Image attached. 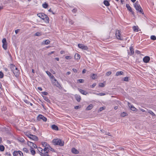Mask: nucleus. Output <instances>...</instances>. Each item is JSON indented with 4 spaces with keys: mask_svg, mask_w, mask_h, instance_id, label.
Returning a JSON list of instances; mask_svg holds the SVG:
<instances>
[{
    "mask_svg": "<svg viewBox=\"0 0 156 156\" xmlns=\"http://www.w3.org/2000/svg\"><path fill=\"white\" fill-rule=\"evenodd\" d=\"M71 151L73 153L75 154H78L79 153V151L74 148H72Z\"/></svg>",
    "mask_w": 156,
    "mask_h": 156,
    "instance_id": "nucleus-19",
    "label": "nucleus"
},
{
    "mask_svg": "<svg viewBox=\"0 0 156 156\" xmlns=\"http://www.w3.org/2000/svg\"><path fill=\"white\" fill-rule=\"evenodd\" d=\"M75 97L76 100L78 102H79L81 100V98L80 95L76 94L75 95Z\"/></svg>",
    "mask_w": 156,
    "mask_h": 156,
    "instance_id": "nucleus-18",
    "label": "nucleus"
},
{
    "mask_svg": "<svg viewBox=\"0 0 156 156\" xmlns=\"http://www.w3.org/2000/svg\"><path fill=\"white\" fill-rule=\"evenodd\" d=\"M50 77V78L52 79V80H54V79H56L55 78V77H54V76L53 75H52V74H51L50 76H49Z\"/></svg>",
    "mask_w": 156,
    "mask_h": 156,
    "instance_id": "nucleus-46",
    "label": "nucleus"
},
{
    "mask_svg": "<svg viewBox=\"0 0 156 156\" xmlns=\"http://www.w3.org/2000/svg\"><path fill=\"white\" fill-rule=\"evenodd\" d=\"M13 156H23V153L20 151H14L13 153Z\"/></svg>",
    "mask_w": 156,
    "mask_h": 156,
    "instance_id": "nucleus-6",
    "label": "nucleus"
},
{
    "mask_svg": "<svg viewBox=\"0 0 156 156\" xmlns=\"http://www.w3.org/2000/svg\"><path fill=\"white\" fill-rule=\"evenodd\" d=\"M48 11L50 12H52V13L53 14H55V13L54 12H53V11L51 10V9H49V10H48Z\"/></svg>",
    "mask_w": 156,
    "mask_h": 156,
    "instance_id": "nucleus-53",
    "label": "nucleus"
},
{
    "mask_svg": "<svg viewBox=\"0 0 156 156\" xmlns=\"http://www.w3.org/2000/svg\"><path fill=\"white\" fill-rule=\"evenodd\" d=\"M112 74V72L110 71H109L106 73V75L107 76H108Z\"/></svg>",
    "mask_w": 156,
    "mask_h": 156,
    "instance_id": "nucleus-40",
    "label": "nucleus"
},
{
    "mask_svg": "<svg viewBox=\"0 0 156 156\" xmlns=\"http://www.w3.org/2000/svg\"><path fill=\"white\" fill-rule=\"evenodd\" d=\"M3 73L1 71L0 72V78H2L3 77Z\"/></svg>",
    "mask_w": 156,
    "mask_h": 156,
    "instance_id": "nucleus-45",
    "label": "nucleus"
},
{
    "mask_svg": "<svg viewBox=\"0 0 156 156\" xmlns=\"http://www.w3.org/2000/svg\"><path fill=\"white\" fill-rule=\"evenodd\" d=\"M150 60V58L149 56H146L143 59V61L145 63H147Z\"/></svg>",
    "mask_w": 156,
    "mask_h": 156,
    "instance_id": "nucleus-15",
    "label": "nucleus"
},
{
    "mask_svg": "<svg viewBox=\"0 0 156 156\" xmlns=\"http://www.w3.org/2000/svg\"><path fill=\"white\" fill-rule=\"evenodd\" d=\"M148 112L153 116H155V115L154 114V113L151 110H149V111H148Z\"/></svg>",
    "mask_w": 156,
    "mask_h": 156,
    "instance_id": "nucleus-38",
    "label": "nucleus"
},
{
    "mask_svg": "<svg viewBox=\"0 0 156 156\" xmlns=\"http://www.w3.org/2000/svg\"><path fill=\"white\" fill-rule=\"evenodd\" d=\"M49 150H50V148H48V147H44L43 150L44 152H41V153L44 154H46L48 153V152L49 151Z\"/></svg>",
    "mask_w": 156,
    "mask_h": 156,
    "instance_id": "nucleus-11",
    "label": "nucleus"
},
{
    "mask_svg": "<svg viewBox=\"0 0 156 156\" xmlns=\"http://www.w3.org/2000/svg\"><path fill=\"white\" fill-rule=\"evenodd\" d=\"M128 105L130 109L133 111H136L137 109L134 107L133 105H131L128 102Z\"/></svg>",
    "mask_w": 156,
    "mask_h": 156,
    "instance_id": "nucleus-13",
    "label": "nucleus"
},
{
    "mask_svg": "<svg viewBox=\"0 0 156 156\" xmlns=\"http://www.w3.org/2000/svg\"><path fill=\"white\" fill-rule=\"evenodd\" d=\"M69 23L70 24H73V23H74L73 22L72 20H71L70 19L69 20Z\"/></svg>",
    "mask_w": 156,
    "mask_h": 156,
    "instance_id": "nucleus-51",
    "label": "nucleus"
},
{
    "mask_svg": "<svg viewBox=\"0 0 156 156\" xmlns=\"http://www.w3.org/2000/svg\"><path fill=\"white\" fill-rule=\"evenodd\" d=\"M52 142L55 145H59L60 146H62L64 145V141L59 139H53Z\"/></svg>",
    "mask_w": 156,
    "mask_h": 156,
    "instance_id": "nucleus-2",
    "label": "nucleus"
},
{
    "mask_svg": "<svg viewBox=\"0 0 156 156\" xmlns=\"http://www.w3.org/2000/svg\"><path fill=\"white\" fill-rule=\"evenodd\" d=\"M123 72L122 71L117 72L116 73L115 75L118 76L123 74Z\"/></svg>",
    "mask_w": 156,
    "mask_h": 156,
    "instance_id": "nucleus-26",
    "label": "nucleus"
},
{
    "mask_svg": "<svg viewBox=\"0 0 156 156\" xmlns=\"http://www.w3.org/2000/svg\"><path fill=\"white\" fill-rule=\"evenodd\" d=\"M65 58L66 59H70L72 58V57L69 56H66L65 57Z\"/></svg>",
    "mask_w": 156,
    "mask_h": 156,
    "instance_id": "nucleus-44",
    "label": "nucleus"
},
{
    "mask_svg": "<svg viewBox=\"0 0 156 156\" xmlns=\"http://www.w3.org/2000/svg\"><path fill=\"white\" fill-rule=\"evenodd\" d=\"M105 109V108L103 107H101L99 108V110L100 111H101L103 110H104Z\"/></svg>",
    "mask_w": 156,
    "mask_h": 156,
    "instance_id": "nucleus-54",
    "label": "nucleus"
},
{
    "mask_svg": "<svg viewBox=\"0 0 156 156\" xmlns=\"http://www.w3.org/2000/svg\"><path fill=\"white\" fill-rule=\"evenodd\" d=\"M93 94H95L98 96H104L106 94L105 93H93Z\"/></svg>",
    "mask_w": 156,
    "mask_h": 156,
    "instance_id": "nucleus-27",
    "label": "nucleus"
},
{
    "mask_svg": "<svg viewBox=\"0 0 156 156\" xmlns=\"http://www.w3.org/2000/svg\"><path fill=\"white\" fill-rule=\"evenodd\" d=\"M44 42V44L46 45H47L50 43V41L48 40H47L45 41H43V42Z\"/></svg>",
    "mask_w": 156,
    "mask_h": 156,
    "instance_id": "nucleus-28",
    "label": "nucleus"
},
{
    "mask_svg": "<svg viewBox=\"0 0 156 156\" xmlns=\"http://www.w3.org/2000/svg\"><path fill=\"white\" fill-rule=\"evenodd\" d=\"M47 143L45 142H42V144L43 146L44 147H45L47 145Z\"/></svg>",
    "mask_w": 156,
    "mask_h": 156,
    "instance_id": "nucleus-42",
    "label": "nucleus"
},
{
    "mask_svg": "<svg viewBox=\"0 0 156 156\" xmlns=\"http://www.w3.org/2000/svg\"><path fill=\"white\" fill-rule=\"evenodd\" d=\"M43 99L44 100L46 101L47 102H49L50 100L48 99V98L46 96H43Z\"/></svg>",
    "mask_w": 156,
    "mask_h": 156,
    "instance_id": "nucleus-30",
    "label": "nucleus"
},
{
    "mask_svg": "<svg viewBox=\"0 0 156 156\" xmlns=\"http://www.w3.org/2000/svg\"><path fill=\"white\" fill-rule=\"evenodd\" d=\"M30 150V151L31 153V154L33 155H34L35 154H36L35 151L34 150H33V149L31 148Z\"/></svg>",
    "mask_w": 156,
    "mask_h": 156,
    "instance_id": "nucleus-32",
    "label": "nucleus"
},
{
    "mask_svg": "<svg viewBox=\"0 0 156 156\" xmlns=\"http://www.w3.org/2000/svg\"><path fill=\"white\" fill-rule=\"evenodd\" d=\"M151 39L153 40H156V37L154 35H152L151 36Z\"/></svg>",
    "mask_w": 156,
    "mask_h": 156,
    "instance_id": "nucleus-36",
    "label": "nucleus"
},
{
    "mask_svg": "<svg viewBox=\"0 0 156 156\" xmlns=\"http://www.w3.org/2000/svg\"><path fill=\"white\" fill-rule=\"evenodd\" d=\"M42 6L43 8H46L48 6V5L46 3H45L42 4Z\"/></svg>",
    "mask_w": 156,
    "mask_h": 156,
    "instance_id": "nucleus-37",
    "label": "nucleus"
},
{
    "mask_svg": "<svg viewBox=\"0 0 156 156\" xmlns=\"http://www.w3.org/2000/svg\"><path fill=\"white\" fill-rule=\"evenodd\" d=\"M3 43L2 47L4 49L6 50L7 49V42L5 38H3L2 41Z\"/></svg>",
    "mask_w": 156,
    "mask_h": 156,
    "instance_id": "nucleus-8",
    "label": "nucleus"
},
{
    "mask_svg": "<svg viewBox=\"0 0 156 156\" xmlns=\"http://www.w3.org/2000/svg\"><path fill=\"white\" fill-rule=\"evenodd\" d=\"M23 151L26 153L28 152V150L27 148H23Z\"/></svg>",
    "mask_w": 156,
    "mask_h": 156,
    "instance_id": "nucleus-43",
    "label": "nucleus"
},
{
    "mask_svg": "<svg viewBox=\"0 0 156 156\" xmlns=\"http://www.w3.org/2000/svg\"><path fill=\"white\" fill-rule=\"evenodd\" d=\"M115 35L117 38L119 40H123V39L121 38V37L120 31L119 30H116L115 32Z\"/></svg>",
    "mask_w": 156,
    "mask_h": 156,
    "instance_id": "nucleus-7",
    "label": "nucleus"
},
{
    "mask_svg": "<svg viewBox=\"0 0 156 156\" xmlns=\"http://www.w3.org/2000/svg\"><path fill=\"white\" fill-rule=\"evenodd\" d=\"M128 77H126L124 78V80L125 81H128Z\"/></svg>",
    "mask_w": 156,
    "mask_h": 156,
    "instance_id": "nucleus-50",
    "label": "nucleus"
},
{
    "mask_svg": "<svg viewBox=\"0 0 156 156\" xmlns=\"http://www.w3.org/2000/svg\"><path fill=\"white\" fill-rule=\"evenodd\" d=\"M37 149L38 150V151L40 152H41H41L43 151V149L41 147H38Z\"/></svg>",
    "mask_w": 156,
    "mask_h": 156,
    "instance_id": "nucleus-47",
    "label": "nucleus"
},
{
    "mask_svg": "<svg viewBox=\"0 0 156 156\" xmlns=\"http://www.w3.org/2000/svg\"><path fill=\"white\" fill-rule=\"evenodd\" d=\"M80 55L77 53H76L75 55V59L78 60L80 59Z\"/></svg>",
    "mask_w": 156,
    "mask_h": 156,
    "instance_id": "nucleus-23",
    "label": "nucleus"
},
{
    "mask_svg": "<svg viewBox=\"0 0 156 156\" xmlns=\"http://www.w3.org/2000/svg\"><path fill=\"white\" fill-rule=\"evenodd\" d=\"M93 107L92 104H90L86 108L87 110H89L91 109Z\"/></svg>",
    "mask_w": 156,
    "mask_h": 156,
    "instance_id": "nucleus-24",
    "label": "nucleus"
},
{
    "mask_svg": "<svg viewBox=\"0 0 156 156\" xmlns=\"http://www.w3.org/2000/svg\"><path fill=\"white\" fill-rule=\"evenodd\" d=\"M51 81L53 85L56 86L59 89H61V87L60 84L56 79L52 80Z\"/></svg>",
    "mask_w": 156,
    "mask_h": 156,
    "instance_id": "nucleus-5",
    "label": "nucleus"
},
{
    "mask_svg": "<svg viewBox=\"0 0 156 156\" xmlns=\"http://www.w3.org/2000/svg\"><path fill=\"white\" fill-rule=\"evenodd\" d=\"M86 72V70L85 69H83L82 71V73H84Z\"/></svg>",
    "mask_w": 156,
    "mask_h": 156,
    "instance_id": "nucleus-61",
    "label": "nucleus"
},
{
    "mask_svg": "<svg viewBox=\"0 0 156 156\" xmlns=\"http://www.w3.org/2000/svg\"><path fill=\"white\" fill-rule=\"evenodd\" d=\"M97 78V76L95 74H93L92 76V78L93 79H95Z\"/></svg>",
    "mask_w": 156,
    "mask_h": 156,
    "instance_id": "nucleus-31",
    "label": "nucleus"
},
{
    "mask_svg": "<svg viewBox=\"0 0 156 156\" xmlns=\"http://www.w3.org/2000/svg\"><path fill=\"white\" fill-rule=\"evenodd\" d=\"M51 128L55 130H58V127L55 125H53L51 126Z\"/></svg>",
    "mask_w": 156,
    "mask_h": 156,
    "instance_id": "nucleus-22",
    "label": "nucleus"
},
{
    "mask_svg": "<svg viewBox=\"0 0 156 156\" xmlns=\"http://www.w3.org/2000/svg\"><path fill=\"white\" fill-rule=\"evenodd\" d=\"M19 31V29H17V30H16L15 31V32L16 33V34H17L18 33V32Z\"/></svg>",
    "mask_w": 156,
    "mask_h": 156,
    "instance_id": "nucleus-57",
    "label": "nucleus"
},
{
    "mask_svg": "<svg viewBox=\"0 0 156 156\" xmlns=\"http://www.w3.org/2000/svg\"><path fill=\"white\" fill-rule=\"evenodd\" d=\"M42 94L44 95H47L48 94V93L47 92H42Z\"/></svg>",
    "mask_w": 156,
    "mask_h": 156,
    "instance_id": "nucleus-52",
    "label": "nucleus"
},
{
    "mask_svg": "<svg viewBox=\"0 0 156 156\" xmlns=\"http://www.w3.org/2000/svg\"><path fill=\"white\" fill-rule=\"evenodd\" d=\"M73 70L74 73H76L77 72V70L75 69H73Z\"/></svg>",
    "mask_w": 156,
    "mask_h": 156,
    "instance_id": "nucleus-56",
    "label": "nucleus"
},
{
    "mask_svg": "<svg viewBox=\"0 0 156 156\" xmlns=\"http://www.w3.org/2000/svg\"><path fill=\"white\" fill-rule=\"evenodd\" d=\"M96 85V83H94L91 86H90V87L91 88H94Z\"/></svg>",
    "mask_w": 156,
    "mask_h": 156,
    "instance_id": "nucleus-48",
    "label": "nucleus"
},
{
    "mask_svg": "<svg viewBox=\"0 0 156 156\" xmlns=\"http://www.w3.org/2000/svg\"><path fill=\"white\" fill-rule=\"evenodd\" d=\"M37 145L35 144H34V145H33V147L34 148H37Z\"/></svg>",
    "mask_w": 156,
    "mask_h": 156,
    "instance_id": "nucleus-59",
    "label": "nucleus"
},
{
    "mask_svg": "<svg viewBox=\"0 0 156 156\" xmlns=\"http://www.w3.org/2000/svg\"><path fill=\"white\" fill-rule=\"evenodd\" d=\"M34 143L30 141H28L27 144L30 147L31 149H33V146Z\"/></svg>",
    "mask_w": 156,
    "mask_h": 156,
    "instance_id": "nucleus-20",
    "label": "nucleus"
},
{
    "mask_svg": "<svg viewBox=\"0 0 156 156\" xmlns=\"http://www.w3.org/2000/svg\"><path fill=\"white\" fill-rule=\"evenodd\" d=\"M77 81L79 82V83H83L84 80H83L82 79H80L78 80H77Z\"/></svg>",
    "mask_w": 156,
    "mask_h": 156,
    "instance_id": "nucleus-41",
    "label": "nucleus"
},
{
    "mask_svg": "<svg viewBox=\"0 0 156 156\" xmlns=\"http://www.w3.org/2000/svg\"><path fill=\"white\" fill-rule=\"evenodd\" d=\"M127 115V113L125 112H123L121 114V116L122 117H125Z\"/></svg>",
    "mask_w": 156,
    "mask_h": 156,
    "instance_id": "nucleus-34",
    "label": "nucleus"
},
{
    "mask_svg": "<svg viewBox=\"0 0 156 156\" xmlns=\"http://www.w3.org/2000/svg\"><path fill=\"white\" fill-rule=\"evenodd\" d=\"M9 67L11 71L12 72L14 71L15 69L17 68L13 64H10L9 65Z\"/></svg>",
    "mask_w": 156,
    "mask_h": 156,
    "instance_id": "nucleus-14",
    "label": "nucleus"
},
{
    "mask_svg": "<svg viewBox=\"0 0 156 156\" xmlns=\"http://www.w3.org/2000/svg\"><path fill=\"white\" fill-rule=\"evenodd\" d=\"M130 53H128L130 55L133 54L134 53V49H133L132 47L131 46L130 47Z\"/></svg>",
    "mask_w": 156,
    "mask_h": 156,
    "instance_id": "nucleus-21",
    "label": "nucleus"
},
{
    "mask_svg": "<svg viewBox=\"0 0 156 156\" xmlns=\"http://www.w3.org/2000/svg\"><path fill=\"white\" fill-rule=\"evenodd\" d=\"M25 135L29 138L31 140L35 141H37L38 140V138L37 136L30 134L28 132L26 133H25Z\"/></svg>",
    "mask_w": 156,
    "mask_h": 156,
    "instance_id": "nucleus-4",
    "label": "nucleus"
},
{
    "mask_svg": "<svg viewBox=\"0 0 156 156\" xmlns=\"http://www.w3.org/2000/svg\"><path fill=\"white\" fill-rule=\"evenodd\" d=\"M78 90L79 91V92L82 94L83 95H86L87 94H88V93L83 90L82 89L78 88Z\"/></svg>",
    "mask_w": 156,
    "mask_h": 156,
    "instance_id": "nucleus-16",
    "label": "nucleus"
},
{
    "mask_svg": "<svg viewBox=\"0 0 156 156\" xmlns=\"http://www.w3.org/2000/svg\"><path fill=\"white\" fill-rule=\"evenodd\" d=\"M77 11V9H73V10L72 12H76Z\"/></svg>",
    "mask_w": 156,
    "mask_h": 156,
    "instance_id": "nucleus-55",
    "label": "nucleus"
},
{
    "mask_svg": "<svg viewBox=\"0 0 156 156\" xmlns=\"http://www.w3.org/2000/svg\"><path fill=\"white\" fill-rule=\"evenodd\" d=\"M104 4L105 6H109L110 5L109 2L107 0H105L104 1Z\"/></svg>",
    "mask_w": 156,
    "mask_h": 156,
    "instance_id": "nucleus-25",
    "label": "nucleus"
},
{
    "mask_svg": "<svg viewBox=\"0 0 156 156\" xmlns=\"http://www.w3.org/2000/svg\"><path fill=\"white\" fill-rule=\"evenodd\" d=\"M126 6L127 8V9H128V10L130 12H131L132 13V14H133L134 12L132 11V9L130 7V6H129V5L128 4H126Z\"/></svg>",
    "mask_w": 156,
    "mask_h": 156,
    "instance_id": "nucleus-17",
    "label": "nucleus"
},
{
    "mask_svg": "<svg viewBox=\"0 0 156 156\" xmlns=\"http://www.w3.org/2000/svg\"><path fill=\"white\" fill-rule=\"evenodd\" d=\"M64 51H60V53L61 54H63L64 53Z\"/></svg>",
    "mask_w": 156,
    "mask_h": 156,
    "instance_id": "nucleus-63",
    "label": "nucleus"
},
{
    "mask_svg": "<svg viewBox=\"0 0 156 156\" xmlns=\"http://www.w3.org/2000/svg\"><path fill=\"white\" fill-rule=\"evenodd\" d=\"M46 73L49 76H50L51 74L48 71H46Z\"/></svg>",
    "mask_w": 156,
    "mask_h": 156,
    "instance_id": "nucleus-49",
    "label": "nucleus"
},
{
    "mask_svg": "<svg viewBox=\"0 0 156 156\" xmlns=\"http://www.w3.org/2000/svg\"><path fill=\"white\" fill-rule=\"evenodd\" d=\"M38 89L40 90H41V91L42 90V88L41 87H38Z\"/></svg>",
    "mask_w": 156,
    "mask_h": 156,
    "instance_id": "nucleus-64",
    "label": "nucleus"
},
{
    "mask_svg": "<svg viewBox=\"0 0 156 156\" xmlns=\"http://www.w3.org/2000/svg\"><path fill=\"white\" fill-rule=\"evenodd\" d=\"M5 150V147L3 145H0V151H3Z\"/></svg>",
    "mask_w": 156,
    "mask_h": 156,
    "instance_id": "nucleus-33",
    "label": "nucleus"
},
{
    "mask_svg": "<svg viewBox=\"0 0 156 156\" xmlns=\"http://www.w3.org/2000/svg\"><path fill=\"white\" fill-rule=\"evenodd\" d=\"M78 46L80 48L83 49L87 50L88 49V48L87 46H85L84 44H78Z\"/></svg>",
    "mask_w": 156,
    "mask_h": 156,
    "instance_id": "nucleus-10",
    "label": "nucleus"
},
{
    "mask_svg": "<svg viewBox=\"0 0 156 156\" xmlns=\"http://www.w3.org/2000/svg\"><path fill=\"white\" fill-rule=\"evenodd\" d=\"M54 52V51H51L50 52L48 53V55H50L53 53Z\"/></svg>",
    "mask_w": 156,
    "mask_h": 156,
    "instance_id": "nucleus-58",
    "label": "nucleus"
},
{
    "mask_svg": "<svg viewBox=\"0 0 156 156\" xmlns=\"http://www.w3.org/2000/svg\"><path fill=\"white\" fill-rule=\"evenodd\" d=\"M133 30L135 31L138 32V27L134 26L133 27Z\"/></svg>",
    "mask_w": 156,
    "mask_h": 156,
    "instance_id": "nucleus-29",
    "label": "nucleus"
},
{
    "mask_svg": "<svg viewBox=\"0 0 156 156\" xmlns=\"http://www.w3.org/2000/svg\"><path fill=\"white\" fill-rule=\"evenodd\" d=\"M12 72L15 76L16 77H18L20 74V71L17 68L15 69Z\"/></svg>",
    "mask_w": 156,
    "mask_h": 156,
    "instance_id": "nucleus-12",
    "label": "nucleus"
},
{
    "mask_svg": "<svg viewBox=\"0 0 156 156\" xmlns=\"http://www.w3.org/2000/svg\"><path fill=\"white\" fill-rule=\"evenodd\" d=\"M24 102L27 104H29L30 103V102L27 100H25Z\"/></svg>",
    "mask_w": 156,
    "mask_h": 156,
    "instance_id": "nucleus-60",
    "label": "nucleus"
},
{
    "mask_svg": "<svg viewBox=\"0 0 156 156\" xmlns=\"http://www.w3.org/2000/svg\"><path fill=\"white\" fill-rule=\"evenodd\" d=\"M48 147V148H51V147H50V146H49V145L48 144H47L46 146L45 147Z\"/></svg>",
    "mask_w": 156,
    "mask_h": 156,
    "instance_id": "nucleus-62",
    "label": "nucleus"
},
{
    "mask_svg": "<svg viewBox=\"0 0 156 156\" xmlns=\"http://www.w3.org/2000/svg\"><path fill=\"white\" fill-rule=\"evenodd\" d=\"M99 87H104L105 85L103 83H99Z\"/></svg>",
    "mask_w": 156,
    "mask_h": 156,
    "instance_id": "nucleus-39",
    "label": "nucleus"
},
{
    "mask_svg": "<svg viewBox=\"0 0 156 156\" xmlns=\"http://www.w3.org/2000/svg\"><path fill=\"white\" fill-rule=\"evenodd\" d=\"M37 16L41 19L44 20L46 23H48L49 21V19L48 16L44 13H39L37 14Z\"/></svg>",
    "mask_w": 156,
    "mask_h": 156,
    "instance_id": "nucleus-1",
    "label": "nucleus"
},
{
    "mask_svg": "<svg viewBox=\"0 0 156 156\" xmlns=\"http://www.w3.org/2000/svg\"><path fill=\"white\" fill-rule=\"evenodd\" d=\"M41 35H42L41 33L40 32H37L35 34V36H40Z\"/></svg>",
    "mask_w": 156,
    "mask_h": 156,
    "instance_id": "nucleus-35",
    "label": "nucleus"
},
{
    "mask_svg": "<svg viewBox=\"0 0 156 156\" xmlns=\"http://www.w3.org/2000/svg\"><path fill=\"white\" fill-rule=\"evenodd\" d=\"M37 119L38 120H40L41 119H42L43 121L44 122L47 121V118L44 117L42 115H40L37 117Z\"/></svg>",
    "mask_w": 156,
    "mask_h": 156,
    "instance_id": "nucleus-9",
    "label": "nucleus"
},
{
    "mask_svg": "<svg viewBox=\"0 0 156 156\" xmlns=\"http://www.w3.org/2000/svg\"><path fill=\"white\" fill-rule=\"evenodd\" d=\"M134 7L136 9L141 13L143 14V10L142 9L140 5L139 4L138 1H136L134 4Z\"/></svg>",
    "mask_w": 156,
    "mask_h": 156,
    "instance_id": "nucleus-3",
    "label": "nucleus"
}]
</instances>
